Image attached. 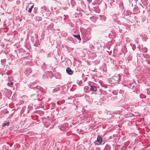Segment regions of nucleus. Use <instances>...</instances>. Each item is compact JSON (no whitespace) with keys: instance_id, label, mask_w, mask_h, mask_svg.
Wrapping results in <instances>:
<instances>
[{"instance_id":"0eeeda50","label":"nucleus","mask_w":150,"mask_h":150,"mask_svg":"<svg viewBox=\"0 0 150 150\" xmlns=\"http://www.w3.org/2000/svg\"><path fill=\"white\" fill-rule=\"evenodd\" d=\"M33 6H34V5H32L31 7V8H29V10H28V11L29 12H30V13H31V11H32V8H33Z\"/></svg>"},{"instance_id":"39448f33","label":"nucleus","mask_w":150,"mask_h":150,"mask_svg":"<svg viewBox=\"0 0 150 150\" xmlns=\"http://www.w3.org/2000/svg\"><path fill=\"white\" fill-rule=\"evenodd\" d=\"M72 35L75 38H76L78 40H81V38L80 37V35Z\"/></svg>"},{"instance_id":"f03ea898","label":"nucleus","mask_w":150,"mask_h":150,"mask_svg":"<svg viewBox=\"0 0 150 150\" xmlns=\"http://www.w3.org/2000/svg\"><path fill=\"white\" fill-rule=\"evenodd\" d=\"M102 142V138L100 136L98 137L97 140L96 141L94 142V143L96 144L99 145L101 144Z\"/></svg>"},{"instance_id":"f257e3e1","label":"nucleus","mask_w":150,"mask_h":150,"mask_svg":"<svg viewBox=\"0 0 150 150\" xmlns=\"http://www.w3.org/2000/svg\"><path fill=\"white\" fill-rule=\"evenodd\" d=\"M120 80V76L119 75L116 74L111 79V81L113 83H117Z\"/></svg>"},{"instance_id":"6e6552de","label":"nucleus","mask_w":150,"mask_h":150,"mask_svg":"<svg viewBox=\"0 0 150 150\" xmlns=\"http://www.w3.org/2000/svg\"><path fill=\"white\" fill-rule=\"evenodd\" d=\"M143 50L144 52H147L148 49L146 48H144L143 49Z\"/></svg>"},{"instance_id":"1a4fd4ad","label":"nucleus","mask_w":150,"mask_h":150,"mask_svg":"<svg viewBox=\"0 0 150 150\" xmlns=\"http://www.w3.org/2000/svg\"><path fill=\"white\" fill-rule=\"evenodd\" d=\"M13 84V82H11L10 83H8V85L9 86H10V85H12Z\"/></svg>"},{"instance_id":"7ed1b4c3","label":"nucleus","mask_w":150,"mask_h":150,"mask_svg":"<svg viewBox=\"0 0 150 150\" xmlns=\"http://www.w3.org/2000/svg\"><path fill=\"white\" fill-rule=\"evenodd\" d=\"M67 72L68 74L69 75H72L73 74V71L71 70L68 67L66 69Z\"/></svg>"},{"instance_id":"423d86ee","label":"nucleus","mask_w":150,"mask_h":150,"mask_svg":"<svg viewBox=\"0 0 150 150\" xmlns=\"http://www.w3.org/2000/svg\"><path fill=\"white\" fill-rule=\"evenodd\" d=\"M9 122H6L5 123H4L2 124V126L3 127H5L6 125H9Z\"/></svg>"},{"instance_id":"20e7f679","label":"nucleus","mask_w":150,"mask_h":150,"mask_svg":"<svg viewBox=\"0 0 150 150\" xmlns=\"http://www.w3.org/2000/svg\"><path fill=\"white\" fill-rule=\"evenodd\" d=\"M97 88L95 86H91L90 88V90L93 91H97Z\"/></svg>"},{"instance_id":"9d476101","label":"nucleus","mask_w":150,"mask_h":150,"mask_svg":"<svg viewBox=\"0 0 150 150\" xmlns=\"http://www.w3.org/2000/svg\"><path fill=\"white\" fill-rule=\"evenodd\" d=\"M87 0L89 3L91 2L92 1V0Z\"/></svg>"}]
</instances>
